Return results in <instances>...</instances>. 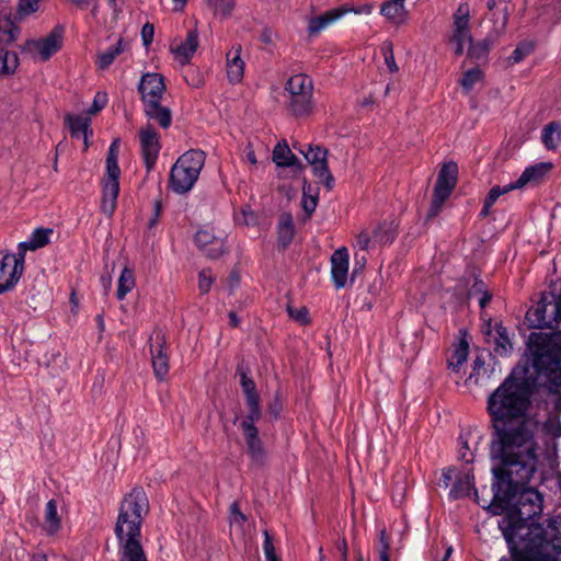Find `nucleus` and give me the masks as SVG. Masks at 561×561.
Wrapping results in <instances>:
<instances>
[{
    "instance_id": "1",
    "label": "nucleus",
    "mask_w": 561,
    "mask_h": 561,
    "mask_svg": "<svg viewBox=\"0 0 561 561\" xmlns=\"http://www.w3.org/2000/svg\"><path fill=\"white\" fill-rule=\"evenodd\" d=\"M530 357L518 364L486 399L492 437L490 453L499 460L501 489L526 482L538 466L536 434L539 421L528 413L538 374L551 373L561 353V331L533 332L528 340Z\"/></svg>"
},
{
    "instance_id": "2",
    "label": "nucleus",
    "mask_w": 561,
    "mask_h": 561,
    "mask_svg": "<svg viewBox=\"0 0 561 561\" xmlns=\"http://www.w3.org/2000/svg\"><path fill=\"white\" fill-rule=\"evenodd\" d=\"M497 469L499 466L492 469L495 480L492 489L494 499L506 505V513L499 522V527L507 542L508 559L513 560L520 549L524 551L527 549L526 541L531 535L538 538L542 534L541 524L534 523L533 519L541 515L543 499L536 489L527 486L537 469L526 482L515 483L513 481L507 492L501 489V480L495 473Z\"/></svg>"
},
{
    "instance_id": "3",
    "label": "nucleus",
    "mask_w": 561,
    "mask_h": 561,
    "mask_svg": "<svg viewBox=\"0 0 561 561\" xmlns=\"http://www.w3.org/2000/svg\"><path fill=\"white\" fill-rule=\"evenodd\" d=\"M148 512L149 501L142 488L135 486L124 496L114 529L119 561H147L140 537L141 524Z\"/></svg>"
},
{
    "instance_id": "4",
    "label": "nucleus",
    "mask_w": 561,
    "mask_h": 561,
    "mask_svg": "<svg viewBox=\"0 0 561 561\" xmlns=\"http://www.w3.org/2000/svg\"><path fill=\"white\" fill-rule=\"evenodd\" d=\"M542 534L535 538L531 535L526 541L527 549H520L513 560L507 557L499 561H559L561 554V516L547 519V526L541 525Z\"/></svg>"
},
{
    "instance_id": "5",
    "label": "nucleus",
    "mask_w": 561,
    "mask_h": 561,
    "mask_svg": "<svg viewBox=\"0 0 561 561\" xmlns=\"http://www.w3.org/2000/svg\"><path fill=\"white\" fill-rule=\"evenodd\" d=\"M205 164V153L198 149H192L183 153L173 164L170 171L169 184L176 194L190 192Z\"/></svg>"
},
{
    "instance_id": "6",
    "label": "nucleus",
    "mask_w": 561,
    "mask_h": 561,
    "mask_svg": "<svg viewBox=\"0 0 561 561\" xmlns=\"http://www.w3.org/2000/svg\"><path fill=\"white\" fill-rule=\"evenodd\" d=\"M19 34L20 28L12 20V8L5 1H0V75H12L19 66L16 53L7 49Z\"/></svg>"
},
{
    "instance_id": "7",
    "label": "nucleus",
    "mask_w": 561,
    "mask_h": 561,
    "mask_svg": "<svg viewBox=\"0 0 561 561\" xmlns=\"http://www.w3.org/2000/svg\"><path fill=\"white\" fill-rule=\"evenodd\" d=\"M285 91L288 94L287 110L295 116H308L313 110V81L306 73L291 76L286 84Z\"/></svg>"
},
{
    "instance_id": "8",
    "label": "nucleus",
    "mask_w": 561,
    "mask_h": 561,
    "mask_svg": "<svg viewBox=\"0 0 561 561\" xmlns=\"http://www.w3.org/2000/svg\"><path fill=\"white\" fill-rule=\"evenodd\" d=\"M119 140L111 144L106 156V173L102 180L101 209L106 216H112L119 194L121 169L118 165Z\"/></svg>"
},
{
    "instance_id": "9",
    "label": "nucleus",
    "mask_w": 561,
    "mask_h": 561,
    "mask_svg": "<svg viewBox=\"0 0 561 561\" xmlns=\"http://www.w3.org/2000/svg\"><path fill=\"white\" fill-rule=\"evenodd\" d=\"M526 321L534 329H559L561 325V295L542 294L540 300L526 313Z\"/></svg>"
},
{
    "instance_id": "10",
    "label": "nucleus",
    "mask_w": 561,
    "mask_h": 561,
    "mask_svg": "<svg viewBox=\"0 0 561 561\" xmlns=\"http://www.w3.org/2000/svg\"><path fill=\"white\" fill-rule=\"evenodd\" d=\"M64 28L55 26L45 37L35 41H27L25 49L33 56H38L41 60H48L51 55L57 53L62 45Z\"/></svg>"
},
{
    "instance_id": "11",
    "label": "nucleus",
    "mask_w": 561,
    "mask_h": 561,
    "mask_svg": "<svg viewBox=\"0 0 561 561\" xmlns=\"http://www.w3.org/2000/svg\"><path fill=\"white\" fill-rule=\"evenodd\" d=\"M300 152L312 167L313 174L323 182L327 190H332L334 186V178L327 162L328 150L320 146H309L307 151L300 149Z\"/></svg>"
},
{
    "instance_id": "12",
    "label": "nucleus",
    "mask_w": 561,
    "mask_h": 561,
    "mask_svg": "<svg viewBox=\"0 0 561 561\" xmlns=\"http://www.w3.org/2000/svg\"><path fill=\"white\" fill-rule=\"evenodd\" d=\"M149 341L153 373L159 380H163L169 373L165 334L161 330H154Z\"/></svg>"
},
{
    "instance_id": "13",
    "label": "nucleus",
    "mask_w": 561,
    "mask_h": 561,
    "mask_svg": "<svg viewBox=\"0 0 561 561\" xmlns=\"http://www.w3.org/2000/svg\"><path fill=\"white\" fill-rule=\"evenodd\" d=\"M24 272V263L15 253L5 254L0 260V295L12 290Z\"/></svg>"
},
{
    "instance_id": "14",
    "label": "nucleus",
    "mask_w": 561,
    "mask_h": 561,
    "mask_svg": "<svg viewBox=\"0 0 561 561\" xmlns=\"http://www.w3.org/2000/svg\"><path fill=\"white\" fill-rule=\"evenodd\" d=\"M137 90L142 104L159 102L162 100L167 85L164 77L158 72L144 73L138 83Z\"/></svg>"
},
{
    "instance_id": "15",
    "label": "nucleus",
    "mask_w": 561,
    "mask_h": 561,
    "mask_svg": "<svg viewBox=\"0 0 561 561\" xmlns=\"http://www.w3.org/2000/svg\"><path fill=\"white\" fill-rule=\"evenodd\" d=\"M139 140L146 169L150 171L154 167L161 149L159 134L151 125H147L140 129Z\"/></svg>"
},
{
    "instance_id": "16",
    "label": "nucleus",
    "mask_w": 561,
    "mask_h": 561,
    "mask_svg": "<svg viewBox=\"0 0 561 561\" xmlns=\"http://www.w3.org/2000/svg\"><path fill=\"white\" fill-rule=\"evenodd\" d=\"M348 260L350 255L345 247L335 250L331 256V277L337 289L346 285Z\"/></svg>"
},
{
    "instance_id": "17",
    "label": "nucleus",
    "mask_w": 561,
    "mask_h": 561,
    "mask_svg": "<svg viewBox=\"0 0 561 561\" xmlns=\"http://www.w3.org/2000/svg\"><path fill=\"white\" fill-rule=\"evenodd\" d=\"M54 230L51 228H36L30 236L28 240L18 244L16 257L25 263V254L27 251H36L44 248L50 242Z\"/></svg>"
},
{
    "instance_id": "18",
    "label": "nucleus",
    "mask_w": 561,
    "mask_h": 561,
    "mask_svg": "<svg viewBox=\"0 0 561 561\" xmlns=\"http://www.w3.org/2000/svg\"><path fill=\"white\" fill-rule=\"evenodd\" d=\"M551 168L552 164L550 162H539L530 165L523 171V173L515 182L510 184V187L517 190L529 184H538L551 170Z\"/></svg>"
},
{
    "instance_id": "19",
    "label": "nucleus",
    "mask_w": 561,
    "mask_h": 561,
    "mask_svg": "<svg viewBox=\"0 0 561 561\" xmlns=\"http://www.w3.org/2000/svg\"><path fill=\"white\" fill-rule=\"evenodd\" d=\"M195 243L210 259H217L224 252V241L206 229L196 232Z\"/></svg>"
},
{
    "instance_id": "20",
    "label": "nucleus",
    "mask_w": 561,
    "mask_h": 561,
    "mask_svg": "<svg viewBox=\"0 0 561 561\" xmlns=\"http://www.w3.org/2000/svg\"><path fill=\"white\" fill-rule=\"evenodd\" d=\"M380 14L396 26H401L409 20L405 0H388L383 2L380 7Z\"/></svg>"
},
{
    "instance_id": "21",
    "label": "nucleus",
    "mask_w": 561,
    "mask_h": 561,
    "mask_svg": "<svg viewBox=\"0 0 561 561\" xmlns=\"http://www.w3.org/2000/svg\"><path fill=\"white\" fill-rule=\"evenodd\" d=\"M198 47V34L196 31H190L184 41L179 44L174 41L171 44V50L182 64H187Z\"/></svg>"
},
{
    "instance_id": "22",
    "label": "nucleus",
    "mask_w": 561,
    "mask_h": 561,
    "mask_svg": "<svg viewBox=\"0 0 561 561\" xmlns=\"http://www.w3.org/2000/svg\"><path fill=\"white\" fill-rule=\"evenodd\" d=\"M66 124L70 129V134L75 138H82L84 142V149L89 147L88 137L92 135L90 129L91 119L87 116L81 115H66Z\"/></svg>"
},
{
    "instance_id": "23",
    "label": "nucleus",
    "mask_w": 561,
    "mask_h": 561,
    "mask_svg": "<svg viewBox=\"0 0 561 561\" xmlns=\"http://www.w3.org/2000/svg\"><path fill=\"white\" fill-rule=\"evenodd\" d=\"M144 113L148 119L154 121L160 127L168 128L172 123L171 110L159 102L144 104Z\"/></svg>"
},
{
    "instance_id": "24",
    "label": "nucleus",
    "mask_w": 561,
    "mask_h": 561,
    "mask_svg": "<svg viewBox=\"0 0 561 561\" xmlns=\"http://www.w3.org/2000/svg\"><path fill=\"white\" fill-rule=\"evenodd\" d=\"M58 504L55 499L46 503L44 511L43 530L48 536H55L61 529V517L57 511Z\"/></svg>"
},
{
    "instance_id": "25",
    "label": "nucleus",
    "mask_w": 561,
    "mask_h": 561,
    "mask_svg": "<svg viewBox=\"0 0 561 561\" xmlns=\"http://www.w3.org/2000/svg\"><path fill=\"white\" fill-rule=\"evenodd\" d=\"M240 45L227 53V76L231 83H238L243 78L244 62L240 57Z\"/></svg>"
},
{
    "instance_id": "26",
    "label": "nucleus",
    "mask_w": 561,
    "mask_h": 561,
    "mask_svg": "<svg viewBox=\"0 0 561 561\" xmlns=\"http://www.w3.org/2000/svg\"><path fill=\"white\" fill-rule=\"evenodd\" d=\"M247 447L248 454L253 463L257 466H262L265 460V449L263 447V443L259 437V431H242Z\"/></svg>"
},
{
    "instance_id": "27",
    "label": "nucleus",
    "mask_w": 561,
    "mask_h": 561,
    "mask_svg": "<svg viewBox=\"0 0 561 561\" xmlns=\"http://www.w3.org/2000/svg\"><path fill=\"white\" fill-rule=\"evenodd\" d=\"M488 335L494 342V352L500 356H507L513 345L511 343L507 329L503 324L496 323L494 330H489Z\"/></svg>"
},
{
    "instance_id": "28",
    "label": "nucleus",
    "mask_w": 561,
    "mask_h": 561,
    "mask_svg": "<svg viewBox=\"0 0 561 561\" xmlns=\"http://www.w3.org/2000/svg\"><path fill=\"white\" fill-rule=\"evenodd\" d=\"M339 19H341V12L337 8L327 11L320 16L311 18L308 22V34L316 36Z\"/></svg>"
},
{
    "instance_id": "29",
    "label": "nucleus",
    "mask_w": 561,
    "mask_h": 561,
    "mask_svg": "<svg viewBox=\"0 0 561 561\" xmlns=\"http://www.w3.org/2000/svg\"><path fill=\"white\" fill-rule=\"evenodd\" d=\"M453 191L454 188L448 187L447 185L445 186L440 183H435L433 198L426 215V220L435 218L440 213L444 203L450 196Z\"/></svg>"
},
{
    "instance_id": "30",
    "label": "nucleus",
    "mask_w": 561,
    "mask_h": 561,
    "mask_svg": "<svg viewBox=\"0 0 561 561\" xmlns=\"http://www.w3.org/2000/svg\"><path fill=\"white\" fill-rule=\"evenodd\" d=\"M278 242L283 248H287L295 236V225L293 216L289 213H283L277 224Z\"/></svg>"
},
{
    "instance_id": "31",
    "label": "nucleus",
    "mask_w": 561,
    "mask_h": 561,
    "mask_svg": "<svg viewBox=\"0 0 561 561\" xmlns=\"http://www.w3.org/2000/svg\"><path fill=\"white\" fill-rule=\"evenodd\" d=\"M541 140L548 150H556L561 144V122H550L541 133Z\"/></svg>"
},
{
    "instance_id": "32",
    "label": "nucleus",
    "mask_w": 561,
    "mask_h": 561,
    "mask_svg": "<svg viewBox=\"0 0 561 561\" xmlns=\"http://www.w3.org/2000/svg\"><path fill=\"white\" fill-rule=\"evenodd\" d=\"M128 47V42L119 38L114 46L108 47L98 56L96 65L100 69L108 68L115 58Z\"/></svg>"
},
{
    "instance_id": "33",
    "label": "nucleus",
    "mask_w": 561,
    "mask_h": 561,
    "mask_svg": "<svg viewBox=\"0 0 561 561\" xmlns=\"http://www.w3.org/2000/svg\"><path fill=\"white\" fill-rule=\"evenodd\" d=\"M273 161L278 167H294L299 163L298 158L291 152L288 145L278 142L273 150Z\"/></svg>"
},
{
    "instance_id": "34",
    "label": "nucleus",
    "mask_w": 561,
    "mask_h": 561,
    "mask_svg": "<svg viewBox=\"0 0 561 561\" xmlns=\"http://www.w3.org/2000/svg\"><path fill=\"white\" fill-rule=\"evenodd\" d=\"M245 405H247L249 412L240 423L241 430L242 431H259L257 427L255 426V422L260 421L262 417L260 400L245 402Z\"/></svg>"
},
{
    "instance_id": "35",
    "label": "nucleus",
    "mask_w": 561,
    "mask_h": 561,
    "mask_svg": "<svg viewBox=\"0 0 561 561\" xmlns=\"http://www.w3.org/2000/svg\"><path fill=\"white\" fill-rule=\"evenodd\" d=\"M397 226L393 222H383L378 225L373 232L375 243L389 244L397 238Z\"/></svg>"
},
{
    "instance_id": "36",
    "label": "nucleus",
    "mask_w": 561,
    "mask_h": 561,
    "mask_svg": "<svg viewBox=\"0 0 561 561\" xmlns=\"http://www.w3.org/2000/svg\"><path fill=\"white\" fill-rule=\"evenodd\" d=\"M136 285L134 271L129 267H124L118 277L116 297L118 300H123L127 294H129Z\"/></svg>"
},
{
    "instance_id": "37",
    "label": "nucleus",
    "mask_w": 561,
    "mask_h": 561,
    "mask_svg": "<svg viewBox=\"0 0 561 561\" xmlns=\"http://www.w3.org/2000/svg\"><path fill=\"white\" fill-rule=\"evenodd\" d=\"M474 489V478L473 476L467 473L463 477L457 479L450 489L449 495L454 500L469 496L471 490Z\"/></svg>"
},
{
    "instance_id": "38",
    "label": "nucleus",
    "mask_w": 561,
    "mask_h": 561,
    "mask_svg": "<svg viewBox=\"0 0 561 561\" xmlns=\"http://www.w3.org/2000/svg\"><path fill=\"white\" fill-rule=\"evenodd\" d=\"M469 298H477L480 308H485L491 301L492 295L488 290L485 283L481 279H476L468 290Z\"/></svg>"
},
{
    "instance_id": "39",
    "label": "nucleus",
    "mask_w": 561,
    "mask_h": 561,
    "mask_svg": "<svg viewBox=\"0 0 561 561\" xmlns=\"http://www.w3.org/2000/svg\"><path fill=\"white\" fill-rule=\"evenodd\" d=\"M458 167L455 162L445 163L438 172L436 183L455 188L457 183Z\"/></svg>"
},
{
    "instance_id": "40",
    "label": "nucleus",
    "mask_w": 561,
    "mask_h": 561,
    "mask_svg": "<svg viewBox=\"0 0 561 561\" xmlns=\"http://www.w3.org/2000/svg\"><path fill=\"white\" fill-rule=\"evenodd\" d=\"M492 44L490 38H484L477 43L471 42L468 48V57L477 62L486 60Z\"/></svg>"
},
{
    "instance_id": "41",
    "label": "nucleus",
    "mask_w": 561,
    "mask_h": 561,
    "mask_svg": "<svg viewBox=\"0 0 561 561\" xmlns=\"http://www.w3.org/2000/svg\"><path fill=\"white\" fill-rule=\"evenodd\" d=\"M237 371L240 375V385L244 393L245 402L260 400V396L256 391V386L253 379L248 377L247 371L243 370L241 366L238 367Z\"/></svg>"
},
{
    "instance_id": "42",
    "label": "nucleus",
    "mask_w": 561,
    "mask_h": 561,
    "mask_svg": "<svg viewBox=\"0 0 561 561\" xmlns=\"http://www.w3.org/2000/svg\"><path fill=\"white\" fill-rule=\"evenodd\" d=\"M469 345L468 342L462 340L453 351L451 356L448 358V368L458 370L460 366L466 363L468 358Z\"/></svg>"
},
{
    "instance_id": "43",
    "label": "nucleus",
    "mask_w": 561,
    "mask_h": 561,
    "mask_svg": "<svg viewBox=\"0 0 561 561\" xmlns=\"http://www.w3.org/2000/svg\"><path fill=\"white\" fill-rule=\"evenodd\" d=\"M454 31H469V4L460 3L454 14Z\"/></svg>"
},
{
    "instance_id": "44",
    "label": "nucleus",
    "mask_w": 561,
    "mask_h": 561,
    "mask_svg": "<svg viewBox=\"0 0 561 561\" xmlns=\"http://www.w3.org/2000/svg\"><path fill=\"white\" fill-rule=\"evenodd\" d=\"M483 78V73L479 68H472L466 71L460 79V85L466 92L472 90L476 83L481 81Z\"/></svg>"
},
{
    "instance_id": "45",
    "label": "nucleus",
    "mask_w": 561,
    "mask_h": 561,
    "mask_svg": "<svg viewBox=\"0 0 561 561\" xmlns=\"http://www.w3.org/2000/svg\"><path fill=\"white\" fill-rule=\"evenodd\" d=\"M472 41L470 31H454L450 37V43L454 45L456 55H462L465 51V43Z\"/></svg>"
},
{
    "instance_id": "46",
    "label": "nucleus",
    "mask_w": 561,
    "mask_h": 561,
    "mask_svg": "<svg viewBox=\"0 0 561 561\" xmlns=\"http://www.w3.org/2000/svg\"><path fill=\"white\" fill-rule=\"evenodd\" d=\"M542 432L551 438H559L561 436V422L559 416H549L542 424Z\"/></svg>"
},
{
    "instance_id": "47",
    "label": "nucleus",
    "mask_w": 561,
    "mask_h": 561,
    "mask_svg": "<svg viewBox=\"0 0 561 561\" xmlns=\"http://www.w3.org/2000/svg\"><path fill=\"white\" fill-rule=\"evenodd\" d=\"M534 50V45L531 43H520L513 50L511 56L507 58L510 65H515L520 62L526 56H528Z\"/></svg>"
},
{
    "instance_id": "48",
    "label": "nucleus",
    "mask_w": 561,
    "mask_h": 561,
    "mask_svg": "<svg viewBox=\"0 0 561 561\" xmlns=\"http://www.w3.org/2000/svg\"><path fill=\"white\" fill-rule=\"evenodd\" d=\"M38 10V0H18V15L27 16Z\"/></svg>"
},
{
    "instance_id": "49",
    "label": "nucleus",
    "mask_w": 561,
    "mask_h": 561,
    "mask_svg": "<svg viewBox=\"0 0 561 561\" xmlns=\"http://www.w3.org/2000/svg\"><path fill=\"white\" fill-rule=\"evenodd\" d=\"M208 4L225 16L229 15L234 8V0H207Z\"/></svg>"
},
{
    "instance_id": "50",
    "label": "nucleus",
    "mask_w": 561,
    "mask_h": 561,
    "mask_svg": "<svg viewBox=\"0 0 561 561\" xmlns=\"http://www.w3.org/2000/svg\"><path fill=\"white\" fill-rule=\"evenodd\" d=\"M287 311L289 317L300 324H308L310 322L309 310L306 307L294 308L288 306Z\"/></svg>"
},
{
    "instance_id": "51",
    "label": "nucleus",
    "mask_w": 561,
    "mask_h": 561,
    "mask_svg": "<svg viewBox=\"0 0 561 561\" xmlns=\"http://www.w3.org/2000/svg\"><path fill=\"white\" fill-rule=\"evenodd\" d=\"M339 12H341V18L345 15L346 13H355V14H365L369 15L373 12L374 5L371 3H364L358 7H351L347 4H344L342 7H339Z\"/></svg>"
},
{
    "instance_id": "52",
    "label": "nucleus",
    "mask_w": 561,
    "mask_h": 561,
    "mask_svg": "<svg viewBox=\"0 0 561 561\" xmlns=\"http://www.w3.org/2000/svg\"><path fill=\"white\" fill-rule=\"evenodd\" d=\"M263 551L267 561H279L275 552L273 539L267 530H264Z\"/></svg>"
},
{
    "instance_id": "53",
    "label": "nucleus",
    "mask_w": 561,
    "mask_h": 561,
    "mask_svg": "<svg viewBox=\"0 0 561 561\" xmlns=\"http://www.w3.org/2000/svg\"><path fill=\"white\" fill-rule=\"evenodd\" d=\"M382 53L385 57V62L389 69L390 72L394 73L399 70V67L396 64L393 51H392V45L390 43H387L382 46Z\"/></svg>"
},
{
    "instance_id": "54",
    "label": "nucleus",
    "mask_w": 561,
    "mask_h": 561,
    "mask_svg": "<svg viewBox=\"0 0 561 561\" xmlns=\"http://www.w3.org/2000/svg\"><path fill=\"white\" fill-rule=\"evenodd\" d=\"M213 285V278L207 270H203L198 274V289L201 294H207Z\"/></svg>"
},
{
    "instance_id": "55",
    "label": "nucleus",
    "mask_w": 561,
    "mask_h": 561,
    "mask_svg": "<svg viewBox=\"0 0 561 561\" xmlns=\"http://www.w3.org/2000/svg\"><path fill=\"white\" fill-rule=\"evenodd\" d=\"M513 188L510 187V184L508 185H505L504 187H501V186H493L489 194L486 195L484 202H486L489 205H494V203L497 201V198L505 194V193H508L511 192Z\"/></svg>"
},
{
    "instance_id": "56",
    "label": "nucleus",
    "mask_w": 561,
    "mask_h": 561,
    "mask_svg": "<svg viewBox=\"0 0 561 561\" xmlns=\"http://www.w3.org/2000/svg\"><path fill=\"white\" fill-rule=\"evenodd\" d=\"M379 541L381 545V549L379 551L380 561H390V557H389L390 543L387 538L386 530H383V529L379 534Z\"/></svg>"
},
{
    "instance_id": "57",
    "label": "nucleus",
    "mask_w": 561,
    "mask_h": 561,
    "mask_svg": "<svg viewBox=\"0 0 561 561\" xmlns=\"http://www.w3.org/2000/svg\"><path fill=\"white\" fill-rule=\"evenodd\" d=\"M154 35V27L151 23H146L141 28V38L144 42V45L148 47L152 41Z\"/></svg>"
},
{
    "instance_id": "58",
    "label": "nucleus",
    "mask_w": 561,
    "mask_h": 561,
    "mask_svg": "<svg viewBox=\"0 0 561 561\" xmlns=\"http://www.w3.org/2000/svg\"><path fill=\"white\" fill-rule=\"evenodd\" d=\"M230 523L231 524H238L242 525L245 522V516L243 513L240 512L239 506L237 503H233L230 506Z\"/></svg>"
},
{
    "instance_id": "59",
    "label": "nucleus",
    "mask_w": 561,
    "mask_h": 561,
    "mask_svg": "<svg viewBox=\"0 0 561 561\" xmlns=\"http://www.w3.org/2000/svg\"><path fill=\"white\" fill-rule=\"evenodd\" d=\"M371 242H374L373 236L370 237L366 231H362L356 237V247H358L360 250H368Z\"/></svg>"
},
{
    "instance_id": "60",
    "label": "nucleus",
    "mask_w": 561,
    "mask_h": 561,
    "mask_svg": "<svg viewBox=\"0 0 561 561\" xmlns=\"http://www.w3.org/2000/svg\"><path fill=\"white\" fill-rule=\"evenodd\" d=\"M105 104H106V95L96 93L94 101H93V105L89 110V113L95 114V113L100 112L105 106Z\"/></svg>"
},
{
    "instance_id": "61",
    "label": "nucleus",
    "mask_w": 561,
    "mask_h": 561,
    "mask_svg": "<svg viewBox=\"0 0 561 561\" xmlns=\"http://www.w3.org/2000/svg\"><path fill=\"white\" fill-rule=\"evenodd\" d=\"M283 404L279 401L278 394L275 396L274 401L268 405V412L275 419H277L282 412Z\"/></svg>"
},
{
    "instance_id": "62",
    "label": "nucleus",
    "mask_w": 561,
    "mask_h": 561,
    "mask_svg": "<svg viewBox=\"0 0 561 561\" xmlns=\"http://www.w3.org/2000/svg\"><path fill=\"white\" fill-rule=\"evenodd\" d=\"M317 202H318L317 197H313V196H311L309 198H304L302 207L308 216H310L316 210Z\"/></svg>"
},
{
    "instance_id": "63",
    "label": "nucleus",
    "mask_w": 561,
    "mask_h": 561,
    "mask_svg": "<svg viewBox=\"0 0 561 561\" xmlns=\"http://www.w3.org/2000/svg\"><path fill=\"white\" fill-rule=\"evenodd\" d=\"M243 153H244V159L249 163H251L252 165H255L257 163V160H256V157H255V152H254V149H253L251 142H248V145L245 146V148L243 150Z\"/></svg>"
},
{
    "instance_id": "64",
    "label": "nucleus",
    "mask_w": 561,
    "mask_h": 561,
    "mask_svg": "<svg viewBox=\"0 0 561 561\" xmlns=\"http://www.w3.org/2000/svg\"><path fill=\"white\" fill-rule=\"evenodd\" d=\"M336 549L340 552L341 561H348L347 542L345 538L337 541Z\"/></svg>"
}]
</instances>
